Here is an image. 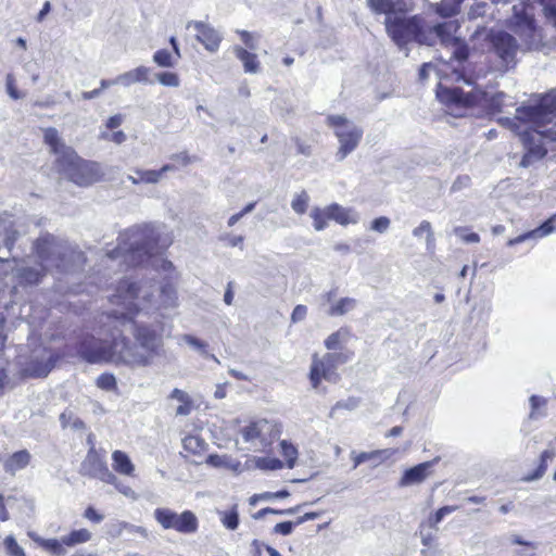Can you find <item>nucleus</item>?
<instances>
[{
	"instance_id": "052dcab7",
	"label": "nucleus",
	"mask_w": 556,
	"mask_h": 556,
	"mask_svg": "<svg viewBox=\"0 0 556 556\" xmlns=\"http://www.w3.org/2000/svg\"><path fill=\"white\" fill-rule=\"evenodd\" d=\"M115 488L122 493L124 494L125 496L127 497H131V498H136V493L135 491L130 488V486H127V485H124L122 484L118 479L116 478V484H114Z\"/></svg>"
},
{
	"instance_id": "393cba45",
	"label": "nucleus",
	"mask_w": 556,
	"mask_h": 556,
	"mask_svg": "<svg viewBox=\"0 0 556 556\" xmlns=\"http://www.w3.org/2000/svg\"><path fill=\"white\" fill-rule=\"evenodd\" d=\"M92 538L91 532L88 529H78L63 535V543L66 544L67 549L75 547L76 545L89 542Z\"/></svg>"
},
{
	"instance_id": "9b49d317",
	"label": "nucleus",
	"mask_w": 556,
	"mask_h": 556,
	"mask_svg": "<svg viewBox=\"0 0 556 556\" xmlns=\"http://www.w3.org/2000/svg\"><path fill=\"white\" fill-rule=\"evenodd\" d=\"M514 30L522 41L527 50H540L543 47L542 34L535 27L532 16L523 12L519 13L517 7H514Z\"/></svg>"
},
{
	"instance_id": "4be33fe9",
	"label": "nucleus",
	"mask_w": 556,
	"mask_h": 556,
	"mask_svg": "<svg viewBox=\"0 0 556 556\" xmlns=\"http://www.w3.org/2000/svg\"><path fill=\"white\" fill-rule=\"evenodd\" d=\"M30 454L26 450L13 453L4 463L5 471L14 475L16 471L24 469L30 462Z\"/></svg>"
},
{
	"instance_id": "9d476101",
	"label": "nucleus",
	"mask_w": 556,
	"mask_h": 556,
	"mask_svg": "<svg viewBox=\"0 0 556 556\" xmlns=\"http://www.w3.org/2000/svg\"><path fill=\"white\" fill-rule=\"evenodd\" d=\"M350 359V355L344 353H327L321 359L314 357L311 367V381L316 388L321 379L328 381L337 380L336 368L340 364H344Z\"/></svg>"
},
{
	"instance_id": "b1692460",
	"label": "nucleus",
	"mask_w": 556,
	"mask_h": 556,
	"mask_svg": "<svg viewBox=\"0 0 556 556\" xmlns=\"http://www.w3.org/2000/svg\"><path fill=\"white\" fill-rule=\"evenodd\" d=\"M233 52L236 56L242 62L245 73L256 74L260 72V62L255 53H251L239 46L233 48Z\"/></svg>"
},
{
	"instance_id": "dca6fc26",
	"label": "nucleus",
	"mask_w": 556,
	"mask_h": 556,
	"mask_svg": "<svg viewBox=\"0 0 556 556\" xmlns=\"http://www.w3.org/2000/svg\"><path fill=\"white\" fill-rule=\"evenodd\" d=\"M553 232H556V215L544 222L540 227L508 240L507 245L514 247L530 239L546 237Z\"/></svg>"
},
{
	"instance_id": "49530a36",
	"label": "nucleus",
	"mask_w": 556,
	"mask_h": 556,
	"mask_svg": "<svg viewBox=\"0 0 556 556\" xmlns=\"http://www.w3.org/2000/svg\"><path fill=\"white\" fill-rule=\"evenodd\" d=\"M455 233L466 243H478L480 237L476 232H467V229L458 227L455 229Z\"/></svg>"
},
{
	"instance_id": "774afa93",
	"label": "nucleus",
	"mask_w": 556,
	"mask_h": 556,
	"mask_svg": "<svg viewBox=\"0 0 556 556\" xmlns=\"http://www.w3.org/2000/svg\"><path fill=\"white\" fill-rule=\"evenodd\" d=\"M170 157L173 160L181 162L184 165L191 163V157L186 152L173 154Z\"/></svg>"
},
{
	"instance_id": "f8f14e48",
	"label": "nucleus",
	"mask_w": 556,
	"mask_h": 556,
	"mask_svg": "<svg viewBox=\"0 0 556 556\" xmlns=\"http://www.w3.org/2000/svg\"><path fill=\"white\" fill-rule=\"evenodd\" d=\"M80 472L85 476L98 478L106 483L116 484V476L109 470L94 446H91L81 463Z\"/></svg>"
},
{
	"instance_id": "412c9836",
	"label": "nucleus",
	"mask_w": 556,
	"mask_h": 556,
	"mask_svg": "<svg viewBox=\"0 0 556 556\" xmlns=\"http://www.w3.org/2000/svg\"><path fill=\"white\" fill-rule=\"evenodd\" d=\"M112 462V467L116 472L124 476H134L135 465L125 452L114 451Z\"/></svg>"
},
{
	"instance_id": "4d7b16f0",
	"label": "nucleus",
	"mask_w": 556,
	"mask_h": 556,
	"mask_svg": "<svg viewBox=\"0 0 556 556\" xmlns=\"http://www.w3.org/2000/svg\"><path fill=\"white\" fill-rule=\"evenodd\" d=\"M290 493L287 490H281L278 492H265L260 494L258 496L262 500H274V498H285L288 497Z\"/></svg>"
},
{
	"instance_id": "1a4fd4ad",
	"label": "nucleus",
	"mask_w": 556,
	"mask_h": 556,
	"mask_svg": "<svg viewBox=\"0 0 556 556\" xmlns=\"http://www.w3.org/2000/svg\"><path fill=\"white\" fill-rule=\"evenodd\" d=\"M155 520L165 530H175L182 534H193L198 531L199 520L191 510L178 514L169 508L160 507L153 513Z\"/></svg>"
},
{
	"instance_id": "58836bf2",
	"label": "nucleus",
	"mask_w": 556,
	"mask_h": 556,
	"mask_svg": "<svg viewBox=\"0 0 556 556\" xmlns=\"http://www.w3.org/2000/svg\"><path fill=\"white\" fill-rule=\"evenodd\" d=\"M220 521L229 530H235L239 525V516L236 509L220 513Z\"/></svg>"
},
{
	"instance_id": "f704fd0d",
	"label": "nucleus",
	"mask_w": 556,
	"mask_h": 556,
	"mask_svg": "<svg viewBox=\"0 0 556 556\" xmlns=\"http://www.w3.org/2000/svg\"><path fill=\"white\" fill-rule=\"evenodd\" d=\"M156 80L166 87H179L180 79L176 73L161 72L155 75Z\"/></svg>"
},
{
	"instance_id": "bf43d9fd",
	"label": "nucleus",
	"mask_w": 556,
	"mask_h": 556,
	"mask_svg": "<svg viewBox=\"0 0 556 556\" xmlns=\"http://www.w3.org/2000/svg\"><path fill=\"white\" fill-rule=\"evenodd\" d=\"M358 406V400L354 399V397H351L346 401H343V402H338L336 404V406L333 407V410L337 409V408H346V409H354Z\"/></svg>"
},
{
	"instance_id": "7ed1b4c3",
	"label": "nucleus",
	"mask_w": 556,
	"mask_h": 556,
	"mask_svg": "<svg viewBox=\"0 0 556 556\" xmlns=\"http://www.w3.org/2000/svg\"><path fill=\"white\" fill-rule=\"evenodd\" d=\"M556 96L546 93L516 109L514 117H500L498 123L517 132L526 153L520 162L523 167L543 159L547 152L544 140L556 141Z\"/></svg>"
},
{
	"instance_id": "c85d7f7f",
	"label": "nucleus",
	"mask_w": 556,
	"mask_h": 556,
	"mask_svg": "<svg viewBox=\"0 0 556 556\" xmlns=\"http://www.w3.org/2000/svg\"><path fill=\"white\" fill-rule=\"evenodd\" d=\"M438 527H431L428 521L419 526V536L424 546L430 547L437 538Z\"/></svg>"
},
{
	"instance_id": "473e14b6",
	"label": "nucleus",
	"mask_w": 556,
	"mask_h": 556,
	"mask_svg": "<svg viewBox=\"0 0 556 556\" xmlns=\"http://www.w3.org/2000/svg\"><path fill=\"white\" fill-rule=\"evenodd\" d=\"M309 197L306 193V191H301L300 193H296L292 201H291V207L296 214H304L308 207Z\"/></svg>"
},
{
	"instance_id": "c9c22d12",
	"label": "nucleus",
	"mask_w": 556,
	"mask_h": 556,
	"mask_svg": "<svg viewBox=\"0 0 556 556\" xmlns=\"http://www.w3.org/2000/svg\"><path fill=\"white\" fill-rule=\"evenodd\" d=\"M153 61L162 67H173L175 65V60L172 53L165 49L157 50L153 54Z\"/></svg>"
},
{
	"instance_id": "e2e57ef3",
	"label": "nucleus",
	"mask_w": 556,
	"mask_h": 556,
	"mask_svg": "<svg viewBox=\"0 0 556 556\" xmlns=\"http://www.w3.org/2000/svg\"><path fill=\"white\" fill-rule=\"evenodd\" d=\"M321 516V513L319 511H311V513H306L304 514L303 516L299 517L295 522L296 526L299 525H302L308 520H314V519H317Z\"/></svg>"
},
{
	"instance_id": "423d86ee",
	"label": "nucleus",
	"mask_w": 556,
	"mask_h": 556,
	"mask_svg": "<svg viewBox=\"0 0 556 556\" xmlns=\"http://www.w3.org/2000/svg\"><path fill=\"white\" fill-rule=\"evenodd\" d=\"M45 143L55 155V163L60 170L79 186H87L93 181V164L80 159L75 150L64 143L59 131L49 127L43 129Z\"/></svg>"
},
{
	"instance_id": "f257e3e1",
	"label": "nucleus",
	"mask_w": 556,
	"mask_h": 556,
	"mask_svg": "<svg viewBox=\"0 0 556 556\" xmlns=\"http://www.w3.org/2000/svg\"><path fill=\"white\" fill-rule=\"evenodd\" d=\"M111 302L121 308L106 315L112 337L109 343L102 339H86L79 349L88 363H113L131 368L151 366L163 348L162 336L152 328L139 325L134 316L140 312L175 307L177 292L170 279L155 283L150 280L134 282L123 280Z\"/></svg>"
},
{
	"instance_id": "09e8293b",
	"label": "nucleus",
	"mask_w": 556,
	"mask_h": 556,
	"mask_svg": "<svg viewBox=\"0 0 556 556\" xmlns=\"http://www.w3.org/2000/svg\"><path fill=\"white\" fill-rule=\"evenodd\" d=\"M295 522L293 521H283L279 522L274 527V533L281 535H289L292 533L293 528L295 527Z\"/></svg>"
},
{
	"instance_id": "69168bd1",
	"label": "nucleus",
	"mask_w": 556,
	"mask_h": 556,
	"mask_svg": "<svg viewBox=\"0 0 556 556\" xmlns=\"http://www.w3.org/2000/svg\"><path fill=\"white\" fill-rule=\"evenodd\" d=\"M191 412V403L190 401L189 402H185V403H181L177 408H176V415L178 416H187L189 415Z\"/></svg>"
},
{
	"instance_id": "13d9d810",
	"label": "nucleus",
	"mask_w": 556,
	"mask_h": 556,
	"mask_svg": "<svg viewBox=\"0 0 556 556\" xmlns=\"http://www.w3.org/2000/svg\"><path fill=\"white\" fill-rule=\"evenodd\" d=\"M123 122H124V115L115 114L106 121L105 126L108 129H116L117 127H119L123 124Z\"/></svg>"
},
{
	"instance_id": "6e6552de",
	"label": "nucleus",
	"mask_w": 556,
	"mask_h": 556,
	"mask_svg": "<svg viewBox=\"0 0 556 556\" xmlns=\"http://www.w3.org/2000/svg\"><path fill=\"white\" fill-rule=\"evenodd\" d=\"M327 125L333 129L338 139L336 157L341 162L358 147L364 134L363 128L343 115H329Z\"/></svg>"
},
{
	"instance_id": "7c9ffc66",
	"label": "nucleus",
	"mask_w": 556,
	"mask_h": 556,
	"mask_svg": "<svg viewBox=\"0 0 556 556\" xmlns=\"http://www.w3.org/2000/svg\"><path fill=\"white\" fill-rule=\"evenodd\" d=\"M281 454L287 460V467L293 468L298 458L296 447L286 440L280 442Z\"/></svg>"
},
{
	"instance_id": "e433bc0d",
	"label": "nucleus",
	"mask_w": 556,
	"mask_h": 556,
	"mask_svg": "<svg viewBox=\"0 0 556 556\" xmlns=\"http://www.w3.org/2000/svg\"><path fill=\"white\" fill-rule=\"evenodd\" d=\"M4 551L9 556H25L22 546L18 545L14 536L9 535L3 541Z\"/></svg>"
},
{
	"instance_id": "aec40b11",
	"label": "nucleus",
	"mask_w": 556,
	"mask_h": 556,
	"mask_svg": "<svg viewBox=\"0 0 556 556\" xmlns=\"http://www.w3.org/2000/svg\"><path fill=\"white\" fill-rule=\"evenodd\" d=\"M31 539L46 552L53 556H65L67 554V546L63 543V536L59 539H43L38 535H31Z\"/></svg>"
},
{
	"instance_id": "338daca9",
	"label": "nucleus",
	"mask_w": 556,
	"mask_h": 556,
	"mask_svg": "<svg viewBox=\"0 0 556 556\" xmlns=\"http://www.w3.org/2000/svg\"><path fill=\"white\" fill-rule=\"evenodd\" d=\"M225 239L228 241V245H230V247H238V245H241L242 242H243V237L242 236H230V235H227L225 237Z\"/></svg>"
},
{
	"instance_id": "a19ab883",
	"label": "nucleus",
	"mask_w": 556,
	"mask_h": 556,
	"mask_svg": "<svg viewBox=\"0 0 556 556\" xmlns=\"http://www.w3.org/2000/svg\"><path fill=\"white\" fill-rule=\"evenodd\" d=\"M452 0H442L438 12L443 16H451L458 12V7L463 0H453V4H450Z\"/></svg>"
},
{
	"instance_id": "0eeeda50",
	"label": "nucleus",
	"mask_w": 556,
	"mask_h": 556,
	"mask_svg": "<svg viewBox=\"0 0 556 556\" xmlns=\"http://www.w3.org/2000/svg\"><path fill=\"white\" fill-rule=\"evenodd\" d=\"M439 97L444 101L452 110L462 111L467 110L476 105L488 106L493 113L504 112L507 105H513L510 97L504 92H497L493 96H489L482 90H472L465 92L459 88L443 89ZM456 114L463 115V112Z\"/></svg>"
},
{
	"instance_id": "2eb2a0df",
	"label": "nucleus",
	"mask_w": 556,
	"mask_h": 556,
	"mask_svg": "<svg viewBox=\"0 0 556 556\" xmlns=\"http://www.w3.org/2000/svg\"><path fill=\"white\" fill-rule=\"evenodd\" d=\"M186 27H193L195 29V39L202 43L207 51L216 52L219 49L223 36L210 24L201 21H189Z\"/></svg>"
},
{
	"instance_id": "3c124183",
	"label": "nucleus",
	"mask_w": 556,
	"mask_h": 556,
	"mask_svg": "<svg viewBox=\"0 0 556 556\" xmlns=\"http://www.w3.org/2000/svg\"><path fill=\"white\" fill-rule=\"evenodd\" d=\"M7 91L12 99H21L24 97L14 86V77L12 74L7 75Z\"/></svg>"
},
{
	"instance_id": "864d4df0",
	"label": "nucleus",
	"mask_w": 556,
	"mask_h": 556,
	"mask_svg": "<svg viewBox=\"0 0 556 556\" xmlns=\"http://www.w3.org/2000/svg\"><path fill=\"white\" fill-rule=\"evenodd\" d=\"M84 517L87 518L88 520L94 522V523H100L103 519H104V516L100 513H98L93 507H88L85 513H84Z\"/></svg>"
},
{
	"instance_id": "de8ad7c7",
	"label": "nucleus",
	"mask_w": 556,
	"mask_h": 556,
	"mask_svg": "<svg viewBox=\"0 0 556 556\" xmlns=\"http://www.w3.org/2000/svg\"><path fill=\"white\" fill-rule=\"evenodd\" d=\"M18 237H20V232L16 229H13V228L7 229L5 236L3 238V242H4V245L8 250V252H10L12 250V248Z\"/></svg>"
},
{
	"instance_id": "ea45409f",
	"label": "nucleus",
	"mask_w": 556,
	"mask_h": 556,
	"mask_svg": "<svg viewBox=\"0 0 556 556\" xmlns=\"http://www.w3.org/2000/svg\"><path fill=\"white\" fill-rule=\"evenodd\" d=\"M531 412L529 414L530 419H538L539 417L545 416V413H539L538 410L541 407L546 405V400L544 397L532 395L530 397Z\"/></svg>"
},
{
	"instance_id": "603ef678",
	"label": "nucleus",
	"mask_w": 556,
	"mask_h": 556,
	"mask_svg": "<svg viewBox=\"0 0 556 556\" xmlns=\"http://www.w3.org/2000/svg\"><path fill=\"white\" fill-rule=\"evenodd\" d=\"M307 315V307L305 305L299 304L293 308L291 314L292 323L302 321Z\"/></svg>"
},
{
	"instance_id": "a878e982",
	"label": "nucleus",
	"mask_w": 556,
	"mask_h": 556,
	"mask_svg": "<svg viewBox=\"0 0 556 556\" xmlns=\"http://www.w3.org/2000/svg\"><path fill=\"white\" fill-rule=\"evenodd\" d=\"M349 338L350 331L345 328H340L325 340V346L328 350H339L348 342Z\"/></svg>"
},
{
	"instance_id": "680f3d73",
	"label": "nucleus",
	"mask_w": 556,
	"mask_h": 556,
	"mask_svg": "<svg viewBox=\"0 0 556 556\" xmlns=\"http://www.w3.org/2000/svg\"><path fill=\"white\" fill-rule=\"evenodd\" d=\"M509 540L513 544H518V545H525V546H528L532 549H535L538 547V545L533 542H528V541H525L522 540V538L518 534H511L509 536Z\"/></svg>"
},
{
	"instance_id": "5701e85b",
	"label": "nucleus",
	"mask_w": 556,
	"mask_h": 556,
	"mask_svg": "<svg viewBox=\"0 0 556 556\" xmlns=\"http://www.w3.org/2000/svg\"><path fill=\"white\" fill-rule=\"evenodd\" d=\"M270 424L267 420H257L249 424L241 430V434L245 442H253L256 439H263V433L270 429Z\"/></svg>"
},
{
	"instance_id": "6ab92c4d",
	"label": "nucleus",
	"mask_w": 556,
	"mask_h": 556,
	"mask_svg": "<svg viewBox=\"0 0 556 556\" xmlns=\"http://www.w3.org/2000/svg\"><path fill=\"white\" fill-rule=\"evenodd\" d=\"M330 220H334L336 223L348 226L350 224H357L359 220L358 213L351 207H343L338 203H332L328 205Z\"/></svg>"
},
{
	"instance_id": "c03bdc74",
	"label": "nucleus",
	"mask_w": 556,
	"mask_h": 556,
	"mask_svg": "<svg viewBox=\"0 0 556 556\" xmlns=\"http://www.w3.org/2000/svg\"><path fill=\"white\" fill-rule=\"evenodd\" d=\"M390 224H391V220L389 217L381 216V217L375 218L371 222L370 229L376 232H379V233H384L389 229Z\"/></svg>"
},
{
	"instance_id": "8fccbe9b",
	"label": "nucleus",
	"mask_w": 556,
	"mask_h": 556,
	"mask_svg": "<svg viewBox=\"0 0 556 556\" xmlns=\"http://www.w3.org/2000/svg\"><path fill=\"white\" fill-rule=\"evenodd\" d=\"M101 138L104 139V140H110L116 144H122L123 142L126 141L127 139V136L124 131L122 130H117V131H114L113 134H108V132H102L101 134Z\"/></svg>"
},
{
	"instance_id": "bb28decb",
	"label": "nucleus",
	"mask_w": 556,
	"mask_h": 556,
	"mask_svg": "<svg viewBox=\"0 0 556 556\" xmlns=\"http://www.w3.org/2000/svg\"><path fill=\"white\" fill-rule=\"evenodd\" d=\"M137 177L128 175L127 179L134 185L138 184H157L160 181V174L154 169H136Z\"/></svg>"
},
{
	"instance_id": "20e7f679",
	"label": "nucleus",
	"mask_w": 556,
	"mask_h": 556,
	"mask_svg": "<svg viewBox=\"0 0 556 556\" xmlns=\"http://www.w3.org/2000/svg\"><path fill=\"white\" fill-rule=\"evenodd\" d=\"M34 252L39 260L35 265H30L28 260L13 258L12 261L14 263L11 267L12 274L22 286L38 285L52 268L68 270L85 263L80 251L74 249L67 241L48 232L34 242Z\"/></svg>"
},
{
	"instance_id": "f3484780",
	"label": "nucleus",
	"mask_w": 556,
	"mask_h": 556,
	"mask_svg": "<svg viewBox=\"0 0 556 556\" xmlns=\"http://www.w3.org/2000/svg\"><path fill=\"white\" fill-rule=\"evenodd\" d=\"M151 68L140 65L134 70L119 74L114 78V83H118V85L123 87H129L134 84H152L150 79Z\"/></svg>"
},
{
	"instance_id": "a211bd4d",
	"label": "nucleus",
	"mask_w": 556,
	"mask_h": 556,
	"mask_svg": "<svg viewBox=\"0 0 556 556\" xmlns=\"http://www.w3.org/2000/svg\"><path fill=\"white\" fill-rule=\"evenodd\" d=\"M431 466L432 462H425L405 470L399 484L409 486L421 483L428 477Z\"/></svg>"
},
{
	"instance_id": "6e6d98bb",
	"label": "nucleus",
	"mask_w": 556,
	"mask_h": 556,
	"mask_svg": "<svg viewBox=\"0 0 556 556\" xmlns=\"http://www.w3.org/2000/svg\"><path fill=\"white\" fill-rule=\"evenodd\" d=\"M238 33L240 34L242 41L249 49H251V50L256 49L257 45H256L252 34H250L247 30H239Z\"/></svg>"
},
{
	"instance_id": "4c0bfd02",
	"label": "nucleus",
	"mask_w": 556,
	"mask_h": 556,
	"mask_svg": "<svg viewBox=\"0 0 556 556\" xmlns=\"http://www.w3.org/2000/svg\"><path fill=\"white\" fill-rule=\"evenodd\" d=\"M457 508V506H443L439 508L433 515L429 516L427 521L431 527H438V525L445 516L454 513Z\"/></svg>"
},
{
	"instance_id": "72a5a7b5",
	"label": "nucleus",
	"mask_w": 556,
	"mask_h": 556,
	"mask_svg": "<svg viewBox=\"0 0 556 556\" xmlns=\"http://www.w3.org/2000/svg\"><path fill=\"white\" fill-rule=\"evenodd\" d=\"M413 235H414V237H421L422 235H426L428 249L433 247L434 236H433L431 224L429 222L422 220L419 224V226L413 230Z\"/></svg>"
},
{
	"instance_id": "2f4dec72",
	"label": "nucleus",
	"mask_w": 556,
	"mask_h": 556,
	"mask_svg": "<svg viewBox=\"0 0 556 556\" xmlns=\"http://www.w3.org/2000/svg\"><path fill=\"white\" fill-rule=\"evenodd\" d=\"M184 448L193 454H199L205 448V442L198 435H188L182 440Z\"/></svg>"
},
{
	"instance_id": "c756f323",
	"label": "nucleus",
	"mask_w": 556,
	"mask_h": 556,
	"mask_svg": "<svg viewBox=\"0 0 556 556\" xmlns=\"http://www.w3.org/2000/svg\"><path fill=\"white\" fill-rule=\"evenodd\" d=\"M556 456L555 450H545L541 454L540 465L538 469L534 471L532 476L528 478V480H538L543 477L547 469L548 462H551Z\"/></svg>"
},
{
	"instance_id": "5fc2aeb1",
	"label": "nucleus",
	"mask_w": 556,
	"mask_h": 556,
	"mask_svg": "<svg viewBox=\"0 0 556 556\" xmlns=\"http://www.w3.org/2000/svg\"><path fill=\"white\" fill-rule=\"evenodd\" d=\"M544 11L546 18L556 27V1L545 4Z\"/></svg>"
},
{
	"instance_id": "cd10ccee",
	"label": "nucleus",
	"mask_w": 556,
	"mask_h": 556,
	"mask_svg": "<svg viewBox=\"0 0 556 556\" xmlns=\"http://www.w3.org/2000/svg\"><path fill=\"white\" fill-rule=\"evenodd\" d=\"M313 218V227L316 231H321L327 227V222L330 220L329 207L324 208L314 207L309 213Z\"/></svg>"
},
{
	"instance_id": "39448f33",
	"label": "nucleus",
	"mask_w": 556,
	"mask_h": 556,
	"mask_svg": "<svg viewBox=\"0 0 556 556\" xmlns=\"http://www.w3.org/2000/svg\"><path fill=\"white\" fill-rule=\"evenodd\" d=\"M173 241V233L164 224L135 225L119 235L116 249L106 257L111 261L121 258L127 266H140L162 255Z\"/></svg>"
},
{
	"instance_id": "79ce46f5",
	"label": "nucleus",
	"mask_w": 556,
	"mask_h": 556,
	"mask_svg": "<svg viewBox=\"0 0 556 556\" xmlns=\"http://www.w3.org/2000/svg\"><path fill=\"white\" fill-rule=\"evenodd\" d=\"M181 340L187 343L192 349L199 351L202 355H206V348L207 343L204 341L191 336V334H184L181 337Z\"/></svg>"
},
{
	"instance_id": "a18cd8bd",
	"label": "nucleus",
	"mask_w": 556,
	"mask_h": 556,
	"mask_svg": "<svg viewBox=\"0 0 556 556\" xmlns=\"http://www.w3.org/2000/svg\"><path fill=\"white\" fill-rule=\"evenodd\" d=\"M380 453H381L380 451H376V452H371V453L363 452L359 454H355V452H352L351 456L354 462L353 468L354 469L357 468L361 464L378 456Z\"/></svg>"
},
{
	"instance_id": "f03ea898",
	"label": "nucleus",
	"mask_w": 556,
	"mask_h": 556,
	"mask_svg": "<svg viewBox=\"0 0 556 556\" xmlns=\"http://www.w3.org/2000/svg\"><path fill=\"white\" fill-rule=\"evenodd\" d=\"M367 3L375 13L386 15V30L400 48L412 41L433 46L440 40L442 45L454 48L453 56L457 61L462 62L468 58L467 46L455 35L459 28L456 22L426 26L418 15H405L410 8L408 0H367Z\"/></svg>"
},
{
	"instance_id": "ddd939ff",
	"label": "nucleus",
	"mask_w": 556,
	"mask_h": 556,
	"mask_svg": "<svg viewBox=\"0 0 556 556\" xmlns=\"http://www.w3.org/2000/svg\"><path fill=\"white\" fill-rule=\"evenodd\" d=\"M493 49L502 64L508 68L516 65V54L519 46L514 36L506 31H497L492 35Z\"/></svg>"
},
{
	"instance_id": "0e129e2a",
	"label": "nucleus",
	"mask_w": 556,
	"mask_h": 556,
	"mask_svg": "<svg viewBox=\"0 0 556 556\" xmlns=\"http://www.w3.org/2000/svg\"><path fill=\"white\" fill-rule=\"evenodd\" d=\"M170 399L177 400L180 403L189 402V395L179 389H174L170 393Z\"/></svg>"
},
{
	"instance_id": "37998d69",
	"label": "nucleus",
	"mask_w": 556,
	"mask_h": 556,
	"mask_svg": "<svg viewBox=\"0 0 556 556\" xmlns=\"http://www.w3.org/2000/svg\"><path fill=\"white\" fill-rule=\"evenodd\" d=\"M97 386L102 390L111 391L116 388V379L113 375L103 374L98 377Z\"/></svg>"
},
{
	"instance_id": "4468645a",
	"label": "nucleus",
	"mask_w": 556,
	"mask_h": 556,
	"mask_svg": "<svg viewBox=\"0 0 556 556\" xmlns=\"http://www.w3.org/2000/svg\"><path fill=\"white\" fill-rule=\"evenodd\" d=\"M336 295L337 289H331L319 296L320 306L325 307L328 305V308L325 309L328 316L338 317L355 309L357 301L354 298L345 296L334 300Z\"/></svg>"
}]
</instances>
